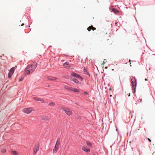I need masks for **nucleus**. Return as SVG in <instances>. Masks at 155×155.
Listing matches in <instances>:
<instances>
[{"mask_svg":"<svg viewBox=\"0 0 155 155\" xmlns=\"http://www.w3.org/2000/svg\"><path fill=\"white\" fill-rule=\"evenodd\" d=\"M37 64L36 62H33L31 64H28L25 69V74L29 75L32 73L37 67Z\"/></svg>","mask_w":155,"mask_h":155,"instance_id":"1","label":"nucleus"},{"mask_svg":"<svg viewBox=\"0 0 155 155\" xmlns=\"http://www.w3.org/2000/svg\"><path fill=\"white\" fill-rule=\"evenodd\" d=\"M60 144V139L58 138L57 140L55 147L53 149V153H56L57 152L59 148Z\"/></svg>","mask_w":155,"mask_h":155,"instance_id":"2","label":"nucleus"},{"mask_svg":"<svg viewBox=\"0 0 155 155\" xmlns=\"http://www.w3.org/2000/svg\"><path fill=\"white\" fill-rule=\"evenodd\" d=\"M35 110L32 107H30L24 109L22 110V111L26 114H30L32 111H35Z\"/></svg>","mask_w":155,"mask_h":155,"instance_id":"3","label":"nucleus"},{"mask_svg":"<svg viewBox=\"0 0 155 155\" xmlns=\"http://www.w3.org/2000/svg\"><path fill=\"white\" fill-rule=\"evenodd\" d=\"M61 109L64 111L66 114L70 116L72 114V112L70 108L63 107H62Z\"/></svg>","mask_w":155,"mask_h":155,"instance_id":"4","label":"nucleus"},{"mask_svg":"<svg viewBox=\"0 0 155 155\" xmlns=\"http://www.w3.org/2000/svg\"><path fill=\"white\" fill-rule=\"evenodd\" d=\"M45 78L46 80H51V81H55L58 79L55 77L51 76H46L45 77Z\"/></svg>","mask_w":155,"mask_h":155,"instance_id":"5","label":"nucleus"},{"mask_svg":"<svg viewBox=\"0 0 155 155\" xmlns=\"http://www.w3.org/2000/svg\"><path fill=\"white\" fill-rule=\"evenodd\" d=\"M131 83L132 85L133 90H134L135 91L136 87V81L135 79L133 78L131 79Z\"/></svg>","mask_w":155,"mask_h":155,"instance_id":"6","label":"nucleus"},{"mask_svg":"<svg viewBox=\"0 0 155 155\" xmlns=\"http://www.w3.org/2000/svg\"><path fill=\"white\" fill-rule=\"evenodd\" d=\"M16 67H17L16 66L10 69L8 74V77L9 78H10L11 77L12 75L14 73L15 68H16Z\"/></svg>","mask_w":155,"mask_h":155,"instance_id":"7","label":"nucleus"},{"mask_svg":"<svg viewBox=\"0 0 155 155\" xmlns=\"http://www.w3.org/2000/svg\"><path fill=\"white\" fill-rule=\"evenodd\" d=\"M71 75L81 80L82 79V78L80 76V75L74 72H73L71 73Z\"/></svg>","mask_w":155,"mask_h":155,"instance_id":"8","label":"nucleus"},{"mask_svg":"<svg viewBox=\"0 0 155 155\" xmlns=\"http://www.w3.org/2000/svg\"><path fill=\"white\" fill-rule=\"evenodd\" d=\"M39 149V145L38 144H37L35 145L33 150V154L34 155H35L37 152L38 150Z\"/></svg>","mask_w":155,"mask_h":155,"instance_id":"9","label":"nucleus"},{"mask_svg":"<svg viewBox=\"0 0 155 155\" xmlns=\"http://www.w3.org/2000/svg\"><path fill=\"white\" fill-rule=\"evenodd\" d=\"M33 99L35 100H36L38 101H40L41 102V103H44V101L43 99L37 97H33Z\"/></svg>","mask_w":155,"mask_h":155,"instance_id":"10","label":"nucleus"},{"mask_svg":"<svg viewBox=\"0 0 155 155\" xmlns=\"http://www.w3.org/2000/svg\"><path fill=\"white\" fill-rule=\"evenodd\" d=\"M64 67L65 68H68L71 67V64L68 62L65 63L63 65Z\"/></svg>","mask_w":155,"mask_h":155,"instance_id":"11","label":"nucleus"},{"mask_svg":"<svg viewBox=\"0 0 155 155\" xmlns=\"http://www.w3.org/2000/svg\"><path fill=\"white\" fill-rule=\"evenodd\" d=\"M82 149L84 151L88 153L90 151V149H88L87 147L84 146L82 147Z\"/></svg>","mask_w":155,"mask_h":155,"instance_id":"12","label":"nucleus"},{"mask_svg":"<svg viewBox=\"0 0 155 155\" xmlns=\"http://www.w3.org/2000/svg\"><path fill=\"white\" fill-rule=\"evenodd\" d=\"M96 29V28L93 27L92 25L89 26L88 28H87V30L89 31H90L91 30L94 31Z\"/></svg>","mask_w":155,"mask_h":155,"instance_id":"13","label":"nucleus"},{"mask_svg":"<svg viewBox=\"0 0 155 155\" xmlns=\"http://www.w3.org/2000/svg\"><path fill=\"white\" fill-rule=\"evenodd\" d=\"M72 80L76 83L77 84L79 83L78 81L74 78H72Z\"/></svg>","mask_w":155,"mask_h":155,"instance_id":"14","label":"nucleus"},{"mask_svg":"<svg viewBox=\"0 0 155 155\" xmlns=\"http://www.w3.org/2000/svg\"><path fill=\"white\" fill-rule=\"evenodd\" d=\"M12 153L14 155H18V153L17 152L15 151H12Z\"/></svg>","mask_w":155,"mask_h":155,"instance_id":"15","label":"nucleus"},{"mask_svg":"<svg viewBox=\"0 0 155 155\" xmlns=\"http://www.w3.org/2000/svg\"><path fill=\"white\" fill-rule=\"evenodd\" d=\"M71 87H69L67 85H65L64 86V88L68 90H70Z\"/></svg>","mask_w":155,"mask_h":155,"instance_id":"16","label":"nucleus"},{"mask_svg":"<svg viewBox=\"0 0 155 155\" xmlns=\"http://www.w3.org/2000/svg\"><path fill=\"white\" fill-rule=\"evenodd\" d=\"M87 145L89 147L92 146V144L89 141H87L86 142Z\"/></svg>","mask_w":155,"mask_h":155,"instance_id":"17","label":"nucleus"},{"mask_svg":"<svg viewBox=\"0 0 155 155\" xmlns=\"http://www.w3.org/2000/svg\"><path fill=\"white\" fill-rule=\"evenodd\" d=\"M54 105L55 104L53 102H51L49 104V105L51 107H53Z\"/></svg>","mask_w":155,"mask_h":155,"instance_id":"18","label":"nucleus"},{"mask_svg":"<svg viewBox=\"0 0 155 155\" xmlns=\"http://www.w3.org/2000/svg\"><path fill=\"white\" fill-rule=\"evenodd\" d=\"M73 91L74 92H79V90L75 88H74V90H73Z\"/></svg>","mask_w":155,"mask_h":155,"instance_id":"19","label":"nucleus"},{"mask_svg":"<svg viewBox=\"0 0 155 155\" xmlns=\"http://www.w3.org/2000/svg\"><path fill=\"white\" fill-rule=\"evenodd\" d=\"M113 11L114 13H117V12H118V10L117 9H116L115 8H114L113 9Z\"/></svg>","mask_w":155,"mask_h":155,"instance_id":"20","label":"nucleus"},{"mask_svg":"<svg viewBox=\"0 0 155 155\" xmlns=\"http://www.w3.org/2000/svg\"><path fill=\"white\" fill-rule=\"evenodd\" d=\"M74 88H73L72 87H71L70 88V91H73V90H74Z\"/></svg>","mask_w":155,"mask_h":155,"instance_id":"21","label":"nucleus"},{"mask_svg":"<svg viewBox=\"0 0 155 155\" xmlns=\"http://www.w3.org/2000/svg\"><path fill=\"white\" fill-rule=\"evenodd\" d=\"M6 151V150L5 149H3L2 150V152H5Z\"/></svg>","mask_w":155,"mask_h":155,"instance_id":"22","label":"nucleus"},{"mask_svg":"<svg viewBox=\"0 0 155 155\" xmlns=\"http://www.w3.org/2000/svg\"><path fill=\"white\" fill-rule=\"evenodd\" d=\"M23 78H21V79H19V81H21L22 80H23Z\"/></svg>","mask_w":155,"mask_h":155,"instance_id":"23","label":"nucleus"},{"mask_svg":"<svg viewBox=\"0 0 155 155\" xmlns=\"http://www.w3.org/2000/svg\"><path fill=\"white\" fill-rule=\"evenodd\" d=\"M148 140H149L150 142H151V140H150V138H148Z\"/></svg>","mask_w":155,"mask_h":155,"instance_id":"24","label":"nucleus"},{"mask_svg":"<svg viewBox=\"0 0 155 155\" xmlns=\"http://www.w3.org/2000/svg\"><path fill=\"white\" fill-rule=\"evenodd\" d=\"M84 94H87V92H84Z\"/></svg>","mask_w":155,"mask_h":155,"instance_id":"25","label":"nucleus"},{"mask_svg":"<svg viewBox=\"0 0 155 155\" xmlns=\"http://www.w3.org/2000/svg\"><path fill=\"white\" fill-rule=\"evenodd\" d=\"M154 154H155V152H154V153H153V155H154Z\"/></svg>","mask_w":155,"mask_h":155,"instance_id":"26","label":"nucleus"},{"mask_svg":"<svg viewBox=\"0 0 155 155\" xmlns=\"http://www.w3.org/2000/svg\"><path fill=\"white\" fill-rule=\"evenodd\" d=\"M108 68L107 67H105V68L107 69Z\"/></svg>","mask_w":155,"mask_h":155,"instance_id":"27","label":"nucleus"},{"mask_svg":"<svg viewBox=\"0 0 155 155\" xmlns=\"http://www.w3.org/2000/svg\"><path fill=\"white\" fill-rule=\"evenodd\" d=\"M145 81H147V79H146V78H145Z\"/></svg>","mask_w":155,"mask_h":155,"instance_id":"28","label":"nucleus"},{"mask_svg":"<svg viewBox=\"0 0 155 155\" xmlns=\"http://www.w3.org/2000/svg\"><path fill=\"white\" fill-rule=\"evenodd\" d=\"M130 94H128V96H130Z\"/></svg>","mask_w":155,"mask_h":155,"instance_id":"29","label":"nucleus"},{"mask_svg":"<svg viewBox=\"0 0 155 155\" xmlns=\"http://www.w3.org/2000/svg\"><path fill=\"white\" fill-rule=\"evenodd\" d=\"M24 25V24H22L21 25V26H23V25Z\"/></svg>","mask_w":155,"mask_h":155,"instance_id":"30","label":"nucleus"},{"mask_svg":"<svg viewBox=\"0 0 155 155\" xmlns=\"http://www.w3.org/2000/svg\"><path fill=\"white\" fill-rule=\"evenodd\" d=\"M129 61L130 63V60H129Z\"/></svg>","mask_w":155,"mask_h":155,"instance_id":"31","label":"nucleus"},{"mask_svg":"<svg viewBox=\"0 0 155 155\" xmlns=\"http://www.w3.org/2000/svg\"><path fill=\"white\" fill-rule=\"evenodd\" d=\"M112 95H110V97H112Z\"/></svg>","mask_w":155,"mask_h":155,"instance_id":"32","label":"nucleus"}]
</instances>
